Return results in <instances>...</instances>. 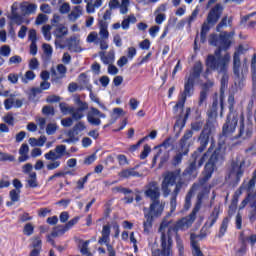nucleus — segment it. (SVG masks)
<instances>
[{
    "label": "nucleus",
    "instance_id": "1",
    "mask_svg": "<svg viewBox=\"0 0 256 256\" xmlns=\"http://www.w3.org/2000/svg\"><path fill=\"white\" fill-rule=\"evenodd\" d=\"M205 161L207 162L204 167L203 176L199 180L200 185H205L207 181L213 177V173L217 170V165H221V163L225 161V154L221 146L217 147L213 152H211V148H209L203 155L197 154V156H195V152H193L190 164L184 170V175H193L195 177L197 169L203 167Z\"/></svg>",
    "mask_w": 256,
    "mask_h": 256
},
{
    "label": "nucleus",
    "instance_id": "2",
    "mask_svg": "<svg viewBox=\"0 0 256 256\" xmlns=\"http://www.w3.org/2000/svg\"><path fill=\"white\" fill-rule=\"evenodd\" d=\"M144 193L146 197H148V199L152 201L149 208H143V229L144 233L146 235H149L151 229H153V221L163 215L165 205H163L161 203V200L159 199L161 197V191L159 189V186H157V182H150L148 185V189Z\"/></svg>",
    "mask_w": 256,
    "mask_h": 256
},
{
    "label": "nucleus",
    "instance_id": "3",
    "mask_svg": "<svg viewBox=\"0 0 256 256\" xmlns=\"http://www.w3.org/2000/svg\"><path fill=\"white\" fill-rule=\"evenodd\" d=\"M231 62V54L226 53L223 58H215L213 54H209L205 60L206 70L204 73V77L207 78V75H211L213 71L222 74V78L220 80V107L221 112L220 115H223V95H225V90L229 87V75H227V71H229V63Z\"/></svg>",
    "mask_w": 256,
    "mask_h": 256
},
{
    "label": "nucleus",
    "instance_id": "4",
    "mask_svg": "<svg viewBox=\"0 0 256 256\" xmlns=\"http://www.w3.org/2000/svg\"><path fill=\"white\" fill-rule=\"evenodd\" d=\"M169 217H171V213H168L160 224L159 232L161 233V249L153 250L152 256L167 255L168 252L170 255H173V235H176L177 237L179 231H187V229L190 228H181V226H179L181 219L173 224V220H169Z\"/></svg>",
    "mask_w": 256,
    "mask_h": 256
},
{
    "label": "nucleus",
    "instance_id": "5",
    "mask_svg": "<svg viewBox=\"0 0 256 256\" xmlns=\"http://www.w3.org/2000/svg\"><path fill=\"white\" fill-rule=\"evenodd\" d=\"M213 131H215V124H213V121L207 120L198 137V143L200 146L194 151V156L197 157V155H202L203 151L207 149V145H209Z\"/></svg>",
    "mask_w": 256,
    "mask_h": 256
},
{
    "label": "nucleus",
    "instance_id": "6",
    "mask_svg": "<svg viewBox=\"0 0 256 256\" xmlns=\"http://www.w3.org/2000/svg\"><path fill=\"white\" fill-rule=\"evenodd\" d=\"M204 198H205L204 192L198 193L197 201L192 212L188 216L181 218V221L178 222L179 227H181L182 229H185L187 227H191L193 223H195V220L197 219V213L201 211V205H203Z\"/></svg>",
    "mask_w": 256,
    "mask_h": 256
},
{
    "label": "nucleus",
    "instance_id": "7",
    "mask_svg": "<svg viewBox=\"0 0 256 256\" xmlns=\"http://www.w3.org/2000/svg\"><path fill=\"white\" fill-rule=\"evenodd\" d=\"M195 91V80L186 77L184 82V91L181 94L180 99L173 107L174 113H177L179 109L183 112V107H185V101H187V97H191Z\"/></svg>",
    "mask_w": 256,
    "mask_h": 256
},
{
    "label": "nucleus",
    "instance_id": "8",
    "mask_svg": "<svg viewBox=\"0 0 256 256\" xmlns=\"http://www.w3.org/2000/svg\"><path fill=\"white\" fill-rule=\"evenodd\" d=\"M238 123L239 120L237 119V117L227 116L226 121L222 126V132L220 134L219 141L225 143V139H227V137H231V135L235 133Z\"/></svg>",
    "mask_w": 256,
    "mask_h": 256
},
{
    "label": "nucleus",
    "instance_id": "9",
    "mask_svg": "<svg viewBox=\"0 0 256 256\" xmlns=\"http://www.w3.org/2000/svg\"><path fill=\"white\" fill-rule=\"evenodd\" d=\"M224 7L221 3H217L214 7L210 9L207 14L206 21L204 22L210 27H215L217 23H219V19H221V15H223Z\"/></svg>",
    "mask_w": 256,
    "mask_h": 256
},
{
    "label": "nucleus",
    "instance_id": "10",
    "mask_svg": "<svg viewBox=\"0 0 256 256\" xmlns=\"http://www.w3.org/2000/svg\"><path fill=\"white\" fill-rule=\"evenodd\" d=\"M178 177V171L167 172V174L164 176V179L161 184V189L164 197H169V195H171V189H169V187H173V185L177 183Z\"/></svg>",
    "mask_w": 256,
    "mask_h": 256
},
{
    "label": "nucleus",
    "instance_id": "11",
    "mask_svg": "<svg viewBox=\"0 0 256 256\" xmlns=\"http://www.w3.org/2000/svg\"><path fill=\"white\" fill-rule=\"evenodd\" d=\"M101 234L102 236L98 240L99 245L106 244L108 256H116L115 248L110 244L111 226L109 224L104 225Z\"/></svg>",
    "mask_w": 256,
    "mask_h": 256
},
{
    "label": "nucleus",
    "instance_id": "12",
    "mask_svg": "<svg viewBox=\"0 0 256 256\" xmlns=\"http://www.w3.org/2000/svg\"><path fill=\"white\" fill-rule=\"evenodd\" d=\"M253 137V122L248 119L247 123L245 124L244 120H241L239 133L236 136V139H251Z\"/></svg>",
    "mask_w": 256,
    "mask_h": 256
},
{
    "label": "nucleus",
    "instance_id": "13",
    "mask_svg": "<svg viewBox=\"0 0 256 256\" xmlns=\"http://www.w3.org/2000/svg\"><path fill=\"white\" fill-rule=\"evenodd\" d=\"M193 130H186L182 138L180 139V149L183 151L184 155L189 154V147L193 145L195 142V138H193Z\"/></svg>",
    "mask_w": 256,
    "mask_h": 256
},
{
    "label": "nucleus",
    "instance_id": "14",
    "mask_svg": "<svg viewBox=\"0 0 256 256\" xmlns=\"http://www.w3.org/2000/svg\"><path fill=\"white\" fill-rule=\"evenodd\" d=\"M245 166V161L239 162V160H232L230 165V175H234L237 183L241 181V177L245 173L243 167Z\"/></svg>",
    "mask_w": 256,
    "mask_h": 256
},
{
    "label": "nucleus",
    "instance_id": "15",
    "mask_svg": "<svg viewBox=\"0 0 256 256\" xmlns=\"http://www.w3.org/2000/svg\"><path fill=\"white\" fill-rule=\"evenodd\" d=\"M65 151H67V146L58 145L55 147L54 151L50 150L48 153L44 154V157L47 161H57L65 155Z\"/></svg>",
    "mask_w": 256,
    "mask_h": 256
},
{
    "label": "nucleus",
    "instance_id": "16",
    "mask_svg": "<svg viewBox=\"0 0 256 256\" xmlns=\"http://www.w3.org/2000/svg\"><path fill=\"white\" fill-rule=\"evenodd\" d=\"M189 115H191V108L186 109V113L184 114V116L183 114H180L177 117L176 122L174 124V131L178 129L176 137H179V135H181V131H183L185 125L187 124V119H189Z\"/></svg>",
    "mask_w": 256,
    "mask_h": 256
},
{
    "label": "nucleus",
    "instance_id": "17",
    "mask_svg": "<svg viewBox=\"0 0 256 256\" xmlns=\"http://www.w3.org/2000/svg\"><path fill=\"white\" fill-rule=\"evenodd\" d=\"M241 51H236L233 55V73L236 77H241Z\"/></svg>",
    "mask_w": 256,
    "mask_h": 256
},
{
    "label": "nucleus",
    "instance_id": "18",
    "mask_svg": "<svg viewBox=\"0 0 256 256\" xmlns=\"http://www.w3.org/2000/svg\"><path fill=\"white\" fill-rule=\"evenodd\" d=\"M190 243L192 247V253L194 256H205L199 247V242H197V234L192 233L190 235Z\"/></svg>",
    "mask_w": 256,
    "mask_h": 256
},
{
    "label": "nucleus",
    "instance_id": "19",
    "mask_svg": "<svg viewBox=\"0 0 256 256\" xmlns=\"http://www.w3.org/2000/svg\"><path fill=\"white\" fill-rule=\"evenodd\" d=\"M219 206H215L213 211L211 212L210 216L208 217L205 226L211 229L215 223H217V219H219Z\"/></svg>",
    "mask_w": 256,
    "mask_h": 256
},
{
    "label": "nucleus",
    "instance_id": "20",
    "mask_svg": "<svg viewBox=\"0 0 256 256\" xmlns=\"http://www.w3.org/2000/svg\"><path fill=\"white\" fill-rule=\"evenodd\" d=\"M20 9L24 15H35L37 12V4L29 3V2H23L20 5Z\"/></svg>",
    "mask_w": 256,
    "mask_h": 256
},
{
    "label": "nucleus",
    "instance_id": "21",
    "mask_svg": "<svg viewBox=\"0 0 256 256\" xmlns=\"http://www.w3.org/2000/svg\"><path fill=\"white\" fill-rule=\"evenodd\" d=\"M138 167L139 166H135L134 168L124 169L120 171L118 175L121 177V179H129V177H141V173L135 171V169Z\"/></svg>",
    "mask_w": 256,
    "mask_h": 256
},
{
    "label": "nucleus",
    "instance_id": "22",
    "mask_svg": "<svg viewBox=\"0 0 256 256\" xmlns=\"http://www.w3.org/2000/svg\"><path fill=\"white\" fill-rule=\"evenodd\" d=\"M239 243L240 248L236 250L235 256H244L247 253V238H245L243 232L239 236Z\"/></svg>",
    "mask_w": 256,
    "mask_h": 256
},
{
    "label": "nucleus",
    "instance_id": "23",
    "mask_svg": "<svg viewBox=\"0 0 256 256\" xmlns=\"http://www.w3.org/2000/svg\"><path fill=\"white\" fill-rule=\"evenodd\" d=\"M201 73H203V63L199 61L194 64L192 73H190L188 79L195 81V79H199L201 77Z\"/></svg>",
    "mask_w": 256,
    "mask_h": 256
},
{
    "label": "nucleus",
    "instance_id": "24",
    "mask_svg": "<svg viewBox=\"0 0 256 256\" xmlns=\"http://www.w3.org/2000/svg\"><path fill=\"white\" fill-rule=\"evenodd\" d=\"M57 71L60 76H57ZM57 71L55 70V68L51 69V75H52L53 79H63L65 77V75L67 74V67L63 64H58Z\"/></svg>",
    "mask_w": 256,
    "mask_h": 256
},
{
    "label": "nucleus",
    "instance_id": "25",
    "mask_svg": "<svg viewBox=\"0 0 256 256\" xmlns=\"http://www.w3.org/2000/svg\"><path fill=\"white\" fill-rule=\"evenodd\" d=\"M99 57L104 65H111L115 62V52H108L105 55V52L101 51L99 52Z\"/></svg>",
    "mask_w": 256,
    "mask_h": 256
},
{
    "label": "nucleus",
    "instance_id": "26",
    "mask_svg": "<svg viewBox=\"0 0 256 256\" xmlns=\"http://www.w3.org/2000/svg\"><path fill=\"white\" fill-rule=\"evenodd\" d=\"M54 37L56 39H63V37H65V35L69 34V29L67 28V26L60 24L53 32Z\"/></svg>",
    "mask_w": 256,
    "mask_h": 256
},
{
    "label": "nucleus",
    "instance_id": "27",
    "mask_svg": "<svg viewBox=\"0 0 256 256\" xmlns=\"http://www.w3.org/2000/svg\"><path fill=\"white\" fill-rule=\"evenodd\" d=\"M195 195V184L191 187L185 197L184 211H189L191 209V199Z\"/></svg>",
    "mask_w": 256,
    "mask_h": 256
},
{
    "label": "nucleus",
    "instance_id": "28",
    "mask_svg": "<svg viewBox=\"0 0 256 256\" xmlns=\"http://www.w3.org/2000/svg\"><path fill=\"white\" fill-rule=\"evenodd\" d=\"M83 15V7L75 6L73 11L68 15L69 21H77Z\"/></svg>",
    "mask_w": 256,
    "mask_h": 256
},
{
    "label": "nucleus",
    "instance_id": "29",
    "mask_svg": "<svg viewBox=\"0 0 256 256\" xmlns=\"http://www.w3.org/2000/svg\"><path fill=\"white\" fill-rule=\"evenodd\" d=\"M218 109H219V100H217V98H214L212 106L207 112L209 119H216Z\"/></svg>",
    "mask_w": 256,
    "mask_h": 256
},
{
    "label": "nucleus",
    "instance_id": "30",
    "mask_svg": "<svg viewBox=\"0 0 256 256\" xmlns=\"http://www.w3.org/2000/svg\"><path fill=\"white\" fill-rule=\"evenodd\" d=\"M219 43L223 51H227V49L231 47V40L227 37V35L224 32H222V34L219 35Z\"/></svg>",
    "mask_w": 256,
    "mask_h": 256
},
{
    "label": "nucleus",
    "instance_id": "31",
    "mask_svg": "<svg viewBox=\"0 0 256 256\" xmlns=\"http://www.w3.org/2000/svg\"><path fill=\"white\" fill-rule=\"evenodd\" d=\"M107 27H109V25L105 20H99V35L102 39H109V31L107 30Z\"/></svg>",
    "mask_w": 256,
    "mask_h": 256
},
{
    "label": "nucleus",
    "instance_id": "32",
    "mask_svg": "<svg viewBox=\"0 0 256 256\" xmlns=\"http://www.w3.org/2000/svg\"><path fill=\"white\" fill-rule=\"evenodd\" d=\"M84 111L79 108L70 107V115H72L74 121H81L85 117Z\"/></svg>",
    "mask_w": 256,
    "mask_h": 256
},
{
    "label": "nucleus",
    "instance_id": "33",
    "mask_svg": "<svg viewBox=\"0 0 256 256\" xmlns=\"http://www.w3.org/2000/svg\"><path fill=\"white\" fill-rule=\"evenodd\" d=\"M69 229L65 225H58L53 228L51 232V237H63L64 233H67Z\"/></svg>",
    "mask_w": 256,
    "mask_h": 256
},
{
    "label": "nucleus",
    "instance_id": "34",
    "mask_svg": "<svg viewBox=\"0 0 256 256\" xmlns=\"http://www.w3.org/2000/svg\"><path fill=\"white\" fill-rule=\"evenodd\" d=\"M86 127H85V123H83L82 121L76 123L72 129H70L68 132L70 133V135H74L75 137H77V135H79V133H81V131H85Z\"/></svg>",
    "mask_w": 256,
    "mask_h": 256
},
{
    "label": "nucleus",
    "instance_id": "35",
    "mask_svg": "<svg viewBox=\"0 0 256 256\" xmlns=\"http://www.w3.org/2000/svg\"><path fill=\"white\" fill-rule=\"evenodd\" d=\"M229 221H231L230 217H225L222 220V223H221V226H220V229H219V233H218L219 239H221V237H224L225 233H227V229L229 227Z\"/></svg>",
    "mask_w": 256,
    "mask_h": 256
},
{
    "label": "nucleus",
    "instance_id": "36",
    "mask_svg": "<svg viewBox=\"0 0 256 256\" xmlns=\"http://www.w3.org/2000/svg\"><path fill=\"white\" fill-rule=\"evenodd\" d=\"M211 31V26L209 24H202L201 32H200V41L201 43H205L207 41V34Z\"/></svg>",
    "mask_w": 256,
    "mask_h": 256
},
{
    "label": "nucleus",
    "instance_id": "37",
    "mask_svg": "<svg viewBox=\"0 0 256 256\" xmlns=\"http://www.w3.org/2000/svg\"><path fill=\"white\" fill-rule=\"evenodd\" d=\"M137 21V17H135V15H129L127 18H125L123 21H122V24H121V27L122 29L124 30H127L129 29V25L132 24H135V22Z\"/></svg>",
    "mask_w": 256,
    "mask_h": 256
},
{
    "label": "nucleus",
    "instance_id": "38",
    "mask_svg": "<svg viewBox=\"0 0 256 256\" xmlns=\"http://www.w3.org/2000/svg\"><path fill=\"white\" fill-rule=\"evenodd\" d=\"M30 179L27 180L28 187L31 189H35L36 187H39V183L37 182V173L36 172H31L29 174Z\"/></svg>",
    "mask_w": 256,
    "mask_h": 256
},
{
    "label": "nucleus",
    "instance_id": "39",
    "mask_svg": "<svg viewBox=\"0 0 256 256\" xmlns=\"http://www.w3.org/2000/svg\"><path fill=\"white\" fill-rule=\"evenodd\" d=\"M207 86L208 84L205 83L203 90L200 92L199 101H198L199 107H201L203 103H206L207 101V93H208Z\"/></svg>",
    "mask_w": 256,
    "mask_h": 256
},
{
    "label": "nucleus",
    "instance_id": "40",
    "mask_svg": "<svg viewBox=\"0 0 256 256\" xmlns=\"http://www.w3.org/2000/svg\"><path fill=\"white\" fill-rule=\"evenodd\" d=\"M74 103L75 105H77V109H80L82 111H87V109H89V104H87V102L82 101L80 97H76L74 99Z\"/></svg>",
    "mask_w": 256,
    "mask_h": 256
},
{
    "label": "nucleus",
    "instance_id": "41",
    "mask_svg": "<svg viewBox=\"0 0 256 256\" xmlns=\"http://www.w3.org/2000/svg\"><path fill=\"white\" fill-rule=\"evenodd\" d=\"M250 207L252 208V210L250 211L249 214V221L250 223H255L256 222V199L251 202Z\"/></svg>",
    "mask_w": 256,
    "mask_h": 256
},
{
    "label": "nucleus",
    "instance_id": "42",
    "mask_svg": "<svg viewBox=\"0 0 256 256\" xmlns=\"http://www.w3.org/2000/svg\"><path fill=\"white\" fill-rule=\"evenodd\" d=\"M99 34L97 32H91L87 36V43H94V45H99Z\"/></svg>",
    "mask_w": 256,
    "mask_h": 256
},
{
    "label": "nucleus",
    "instance_id": "43",
    "mask_svg": "<svg viewBox=\"0 0 256 256\" xmlns=\"http://www.w3.org/2000/svg\"><path fill=\"white\" fill-rule=\"evenodd\" d=\"M41 94V89L39 87H33L28 94L29 101H36L37 95Z\"/></svg>",
    "mask_w": 256,
    "mask_h": 256
},
{
    "label": "nucleus",
    "instance_id": "44",
    "mask_svg": "<svg viewBox=\"0 0 256 256\" xmlns=\"http://www.w3.org/2000/svg\"><path fill=\"white\" fill-rule=\"evenodd\" d=\"M89 177H91V173H88L86 176H84L83 178H80L77 181V189H79L80 191L85 189V183H87V181H89Z\"/></svg>",
    "mask_w": 256,
    "mask_h": 256
},
{
    "label": "nucleus",
    "instance_id": "45",
    "mask_svg": "<svg viewBox=\"0 0 256 256\" xmlns=\"http://www.w3.org/2000/svg\"><path fill=\"white\" fill-rule=\"evenodd\" d=\"M209 45H212V47H219V35L218 34H210L208 39Z\"/></svg>",
    "mask_w": 256,
    "mask_h": 256
},
{
    "label": "nucleus",
    "instance_id": "46",
    "mask_svg": "<svg viewBox=\"0 0 256 256\" xmlns=\"http://www.w3.org/2000/svg\"><path fill=\"white\" fill-rule=\"evenodd\" d=\"M51 162L46 165L48 171H55L61 167V161L59 160H50Z\"/></svg>",
    "mask_w": 256,
    "mask_h": 256
},
{
    "label": "nucleus",
    "instance_id": "47",
    "mask_svg": "<svg viewBox=\"0 0 256 256\" xmlns=\"http://www.w3.org/2000/svg\"><path fill=\"white\" fill-rule=\"evenodd\" d=\"M51 29H52L51 25H45L42 27V33L46 41H51Z\"/></svg>",
    "mask_w": 256,
    "mask_h": 256
},
{
    "label": "nucleus",
    "instance_id": "48",
    "mask_svg": "<svg viewBox=\"0 0 256 256\" xmlns=\"http://www.w3.org/2000/svg\"><path fill=\"white\" fill-rule=\"evenodd\" d=\"M47 21H49V16H47L43 13H40L36 17L35 25H43V23H47Z\"/></svg>",
    "mask_w": 256,
    "mask_h": 256
},
{
    "label": "nucleus",
    "instance_id": "49",
    "mask_svg": "<svg viewBox=\"0 0 256 256\" xmlns=\"http://www.w3.org/2000/svg\"><path fill=\"white\" fill-rule=\"evenodd\" d=\"M57 124L56 123H48L46 126L47 135H55L57 133Z\"/></svg>",
    "mask_w": 256,
    "mask_h": 256
},
{
    "label": "nucleus",
    "instance_id": "50",
    "mask_svg": "<svg viewBox=\"0 0 256 256\" xmlns=\"http://www.w3.org/2000/svg\"><path fill=\"white\" fill-rule=\"evenodd\" d=\"M42 245H43V242L41 241V237L36 236L33 238L32 244H31V247L33 249H39V251H41Z\"/></svg>",
    "mask_w": 256,
    "mask_h": 256
},
{
    "label": "nucleus",
    "instance_id": "51",
    "mask_svg": "<svg viewBox=\"0 0 256 256\" xmlns=\"http://www.w3.org/2000/svg\"><path fill=\"white\" fill-rule=\"evenodd\" d=\"M35 79V72L28 70L25 74V77H22V83H29V81H33Z\"/></svg>",
    "mask_w": 256,
    "mask_h": 256
},
{
    "label": "nucleus",
    "instance_id": "52",
    "mask_svg": "<svg viewBox=\"0 0 256 256\" xmlns=\"http://www.w3.org/2000/svg\"><path fill=\"white\" fill-rule=\"evenodd\" d=\"M34 231H35V227H33V224L27 223L24 226V230H23L24 235L31 237V235H33Z\"/></svg>",
    "mask_w": 256,
    "mask_h": 256
},
{
    "label": "nucleus",
    "instance_id": "53",
    "mask_svg": "<svg viewBox=\"0 0 256 256\" xmlns=\"http://www.w3.org/2000/svg\"><path fill=\"white\" fill-rule=\"evenodd\" d=\"M11 21H13L16 25L23 24V16L19 15L18 13L12 12Z\"/></svg>",
    "mask_w": 256,
    "mask_h": 256
},
{
    "label": "nucleus",
    "instance_id": "54",
    "mask_svg": "<svg viewBox=\"0 0 256 256\" xmlns=\"http://www.w3.org/2000/svg\"><path fill=\"white\" fill-rule=\"evenodd\" d=\"M20 194H21V190H11L10 191V199L13 203H17V201H19L20 198Z\"/></svg>",
    "mask_w": 256,
    "mask_h": 256
},
{
    "label": "nucleus",
    "instance_id": "55",
    "mask_svg": "<svg viewBox=\"0 0 256 256\" xmlns=\"http://www.w3.org/2000/svg\"><path fill=\"white\" fill-rule=\"evenodd\" d=\"M0 55L2 57H9V55H11V46H9V45L1 46Z\"/></svg>",
    "mask_w": 256,
    "mask_h": 256
},
{
    "label": "nucleus",
    "instance_id": "56",
    "mask_svg": "<svg viewBox=\"0 0 256 256\" xmlns=\"http://www.w3.org/2000/svg\"><path fill=\"white\" fill-rule=\"evenodd\" d=\"M43 115H51L52 117L55 115V108L53 106L46 105L42 108Z\"/></svg>",
    "mask_w": 256,
    "mask_h": 256
},
{
    "label": "nucleus",
    "instance_id": "57",
    "mask_svg": "<svg viewBox=\"0 0 256 256\" xmlns=\"http://www.w3.org/2000/svg\"><path fill=\"white\" fill-rule=\"evenodd\" d=\"M89 240H86L85 242H83L81 249H80V253H82V255H88L91 256V252H89Z\"/></svg>",
    "mask_w": 256,
    "mask_h": 256
},
{
    "label": "nucleus",
    "instance_id": "58",
    "mask_svg": "<svg viewBox=\"0 0 256 256\" xmlns=\"http://www.w3.org/2000/svg\"><path fill=\"white\" fill-rule=\"evenodd\" d=\"M21 75L17 73H10L8 74V81L12 83V85H17L19 83V77Z\"/></svg>",
    "mask_w": 256,
    "mask_h": 256
},
{
    "label": "nucleus",
    "instance_id": "59",
    "mask_svg": "<svg viewBox=\"0 0 256 256\" xmlns=\"http://www.w3.org/2000/svg\"><path fill=\"white\" fill-rule=\"evenodd\" d=\"M120 7V13L122 15H125L127 13V11H129V0H122L121 5H119Z\"/></svg>",
    "mask_w": 256,
    "mask_h": 256
},
{
    "label": "nucleus",
    "instance_id": "60",
    "mask_svg": "<svg viewBox=\"0 0 256 256\" xmlns=\"http://www.w3.org/2000/svg\"><path fill=\"white\" fill-rule=\"evenodd\" d=\"M149 153H151V146L149 144H145L144 145V149L140 154V159H147V157L149 156Z\"/></svg>",
    "mask_w": 256,
    "mask_h": 256
},
{
    "label": "nucleus",
    "instance_id": "61",
    "mask_svg": "<svg viewBox=\"0 0 256 256\" xmlns=\"http://www.w3.org/2000/svg\"><path fill=\"white\" fill-rule=\"evenodd\" d=\"M87 121L90 125H95L96 127L101 125V119L95 118V116L87 115Z\"/></svg>",
    "mask_w": 256,
    "mask_h": 256
},
{
    "label": "nucleus",
    "instance_id": "62",
    "mask_svg": "<svg viewBox=\"0 0 256 256\" xmlns=\"http://www.w3.org/2000/svg\"><path fill=\"white\" fill-rule=\"evenodd\" d=\"M203 121H195L191 123V131H199L200 129H203Z\"/></svg>",
    "mask_w": 256,
    "mask_h": 256
},
{
    "label": "nucleus",
    "instance_id": "63",
    "mask_svg": "<svg viewBox=\"0 0 256 256\" xmlns=\"http://www.w3.org/2000/svg\"><path fill=\"white\" fill-rule=\"evenodd\" d=\"M183 155H187V154H184L180 148L179 153L177 155H175L173 158V165H179V163H181V161H183Z\"/></svg>",
    "mask_w": 256,
    "mask_h": 256
},
{
    "label": "nucleus",
    "instance_id": "64",
    "mask_svg": "<svg viewBox=\"0 0 256 256\" xmlns=\"http://www.w3.org/2000/svg\"><path fill=\"white\" fill-rule=\"evenodd\" d=\"M0 161H15V156L0 152Z\"/></svg>",
    "mask_w": 256,
    "mask_h": 256
}]
</instances>
